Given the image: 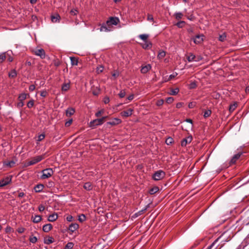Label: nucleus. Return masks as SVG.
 I'll return each mask as SVG.
<instances>
[{"label":"nucleus","instance_id":"f257e3e1","mask_svg":"<svg viewBox=\"0 0 249 249\" xmlns=\"http://www.w3.org/2000/svg\"><path fill=\"white\" fill-rule=\"evenodd\" d=\"M44 159V155L38 156L33 158L30 160L26 161L25 163V166L27 167L34 165Z\"/></svg>","mask_w":249,"mask_h":249},{"label":"nucleus","instance_id":"f03ea898","mask_svg":"<svg viewBox=\"0 0 249 249\" xmlns=\"http://www.w3.org/2000/svg\"><path fill=\"white\" fill-rule=\"evenodd\" d=\"M107 117V116H105L101 118L96 119L91 121L89 123V126L92 128H94L98 125H101L104 123Z\"/></svg>","mask_w":249,"mask_h":249},{"label":"nucleus","instance_id":"7ed1b4c3","mask_svg":"<svg viewBox=\"0 0 249 249\" xmlns=\"http://www.w3.org/2000/svg\"><path fill=\"white\" fill-rule=\"evenodd\" d=\"M42 175L41 178L42 179L48 178L51 177L53 174V171L52 168H47L42 171Z\"/></svg>","mask_w":249,"mask_h":249},{"label":"nucleus","instance_id":"20e7f679","mask_svg":"<svg viewBox=\"0 0 249 249\" xmlns=\"http://www.w3.org/2000/svg\"><path fill=\"white\" fill-rule=\"evenodd\" d=\"M165 173L162 170L156 171L153 175L152 178L155 180H160L165 177Z\"/></svg>","mask_w":249,"mask_h":249},{"label":"nucleus","instance_id":"39448f33","mask_svg":"<svg viewBox=\"0 0 249 249\" xmlns=\"http://www.w3.org/2000/svg\"><path fill=\"white\" fill-rule=\"evenodd\" d=\"M12 176H10L6 177L5 178H3L0 180V187L5 186L6 185L9 184L12 181Z\"/></svg>","mask_w":249,"mask_h":249},{"label":"nucleus","instance_id":"423d86ee","mask_svg":"<svg viewBox=\"0 0 249 249\" xmlns=\"http://www.w3.org/2000/svg\"><path fill=\"white\" fill-rule=\"evenodd\" d=\"M119 22V19L118 18L110 17L107 21V24L108 26L111 27V25H116Z\"/></svg>","mask_w":249,"mask_h":249},{"label":"nucleus","instance_id":"0eeeda50","mask_svg":"<svg viewBox=\"0 0 249 249\" xmlns=\"http://www.w3.org/2000/svg\"><path fill=\"white\" fill-rule=\"evenodd\" d=\"M34 54L37 56H39L41 58L43 59L45 57V53L43 49H37L33 51Z\"/></svg>","mask_w":249,"mask_h":249},{"label":"nucleus","instance_id":"6e6552de","mask_svg":"<svg viewBox=\"0 0 249 249\" xmlns=\"http://www.w3.org/2000/svg\"><path fill=\"white\" fill-rule=\"evenodd\" d=\"M192 137L191 136H189L185 139H183L181 143L182 146H185L187 143H190L192 141Z\"/></svg>","mask_w":249,"mask_h":249},{"label":"nucleus","instance_id":"1a4fd4ad","mask_svg":"<svg viewBox=\"0 0 249 249\" xmlns=\"http://www.w3.org/2000/svg\"><path fill=\"white\" fill-rule=\"evenodd\" d=\"M121 123V120L118 118H114L111 121L107 122V124H109L111 125H116L119 124Z\"/></svg>","mask_w":249,"mask_h":249},{"label":"nucleus","instance_id":"9d476101","mask_svg":"<svg viewBox=\"0 0 249 249\" xmlns=\"http://www.w3.org/2000/svg\"><path fill=\"white\" fill-rule=\"evenodd\" d=\"M133 111V110L132 109L129 108L126 110H124V111H122L121 113V114L122 116L125 117H127L132 115Z\"/></svg>","mask_w":249,"mask_h":249},{"label":"nucleus","instance_id":"9b49d317","mask_svg":"<svg viewBox=\"0 0 249 249\" xmlns=\"http://www.w3.org/2000/svg\"><path fill=\"white\" fill-rule=\"evenodd\" d=\"M100 31L101 32H108L111 31V27L108 26L107 24V22L106 23L103 24L100 29Z\"/></svg>","mask_w":249,"mask_h":249},{"label":"nucleus","instance_id":"f8f14e48","mask_svg":"<svg viewBox=\"0 0 249 249\" xmlns=\"http://www.w3.org/2000/svg\"><path fill=\"white\" fill-rule=\"evenodd\" d=\"M203 35H197L194 39V42L196 44L201 43L203 40Z\"/></svg>","mask_w":249,"mask_h":249},{"label":"nucleus","instance_id":"ddd939ff","mask_svg":"<svg viewBox=\"0 0 249 249\" xmlns=\"http://www.w3.org/2000/svg\"><path fill=\"white\" fill-rule=\"evenodd\" d=\"M242 155V153H238L237 154L234 155L231 160L230 163L231 164H234L236 162V160L239 159L241 155Z\"/></svg>","mask_w":249,"mask_h":249},{"label":"nucleus","instance_id":"4468645a","mask_svg":"<svg viewBox=\"0 0 249 249\" xmlns=\"http://www.w3.org/2000/svg\"><path fill=\"white\" fill-rule=\"evenodd\" d=\"M44 188V186L43 184H38L34 187V190L36 193H40L43 190Z\"/></svg>","mask_w":249,"mask_h":249},{"label":"nucleus","instance_id":"2eb2a0df","mask_svg":"<svg viewBox=\"0 0 249 249\" xmlns=\"http://www.w3.org/2000/svg\"><path fill=\"white\" fill-rule=\"evenodd\" d=\"M79 228V225L77 223H71L69 228V231L73 232Z\"/></svg>","mask_w":249,"mask_h":249},{"label":"nucleus","instance_id":"dca6fc26","mask_svg":"<svg viewBox=\"0 0 249 249\" xmlns=\"http://www.w3.org/2000/svg\"><path fill=\"white\" fill-rule=\"evenodd\" d=\"M53 228V226L51 224H47L43 226L42 230L45 232L50 231Z\"/></svg>","mask_w":249,"mask_h":249},{"label":"nucleus","instance_id":"f3484780","mask_svg":"<svg viewBox=\"0 0 249 249\" xmlns=\"http://www.w3.org/2000/svg\"><path fill=\"white\" fill-rule=\"evenodd\" d=\"M196 56L193 53H189L187 56V60L189 62L198 61V60H196Z\"/></svg>","mask_w":249,"mask_h":249},{"label":"nucleus","instance_id":"a211bd4d","mask_svg":"<svg viewBox=\"0 0 249 249\" xmlns=\"http://www.w3.org/2000/svg\"><path fill=\"white\" fill-rule=\"evenodd\" d=\"M151 68V66L150 64H148L142 67L141 69V72L142 73H146Z\"/></svg>","mask_w":249,"mask_h":249},{"label":"nucleus","instance_id":"6ab92c4d","mask_svg":"<svg viewBox=\"0 0 249 249\" xmlns=\"http://www.w3.org/2000/svg\"><path fill=\"white\" fill-rule=\"evenodd\" d=\"M27 96H28V97H30V95L29 94L21 93L19 95V96L18 97V100H19V101L23 102L24 100H25L27 98Z\"/></svg>","mask_w":249,"mask_h":249},{"label":"nucleus","instance_id":"aec40b11","mask_svg":"<svg viewBox=\"0 0 249 249\" xmlns=\"http://www.w3.org/2000/svg\"><path fill=\"white\" fill-rule=\"evenodd\" d=\"M75 112V110L73 108H69L66 111V115L68 117H70L73 115Z\"/></svg>","mask_w":249,"mask_h":249},{"label":"nucleus","instance_id":"412c9836","mask_svg":"<svg viewBox=\"0 0 249 249\" xmlns=\"http://www.w3.org/2000/svg\"><path fill=\"white\" fill-rule=\"evenodd\" d=\"M32 219L33 222L35 223H37L41 220L42 218L40 215H36L34 217L32 216Z\"/></svg>","mask_w":249,"mask_h":249},{"label":"nucleus","instance_id":"4be33fe9","mask_svg":"<svg viewBox=\"0 0 249 249\" xmlns=\"http://www.w3.org/2000/svg\"><path fill=\"white\" fill-rule=\"evenodd\" d=\"M60 19V17L58 14H56L55 15H53L51 16V20L53 22H56L57 21H59Z\"/></svg>","mask_w":249,"mask_h":249},{"label":"nucleus","instance_id":"5701e85b","mask_svg":"<svg viewBox=\"0 0 249 249\" xmlns=\"http://www.w3.org/2000/svg\"><path fill=\"white\" fill-rule=\"evenodd\" d=\"M57 215L55 213L50 214L48 217V221L50 222H53L57 219Z\"/></svg>","mask_w":249,"mask_h":249},{"label":"nucleus","instance_id":"b1692460","mask_svg":"<svg viewBox=\"0 0 249 249\" xmlns=\"http://www.w3.org/2000/svg\"><path fill=\"white\" fill-rule=\"evenodd\" d=\"M8 55L7 53H3L0 54V63H2L7 58V55Z\"/></svg>","mask_w":249,"mask_h":249},{"label":"nucleus","instance_id":"393cba45","mask_svg":"<svg viewBox=\"0 0 249 249\" xmlns=\"http://www.w3.org/2000/svg\"><path fill=\"white\" fill-rule=\"evenodd\" d=\"M84 188L87 190L90 191L92 189V184L89 182H86L84 185Z\"/></svg>","mask_w":249,"mask_h":249},{"label":"nucleus","instance_id":"a878e982","mask_svg":"<svg viewBox=\"0 0 249 249\" xmlns=\"http://www.w3.org/2000/svg\"><path fill=\"white\" fill-rule=\"evenodd\" d=\"M71 64L72 65L77 66L78 63V60L77 58L74 57H70Z\"/></svg>","mask_w":249,"mask_h":249},{"label":"nucleus","instance_id":"bb28decb","mask_svg":"<svg viewBox=\"0 0 249 249\" xmlns=\"http://www.w3.org/2000/svg\"><path fill=\"white\" fill-rule=\"evenodd\" d=\"M152 43L150 41H145V43L142 45V48L145 49H147L151 48Z\"/></svg>","mask_w":249,"mask_h":249},{"label":"nucleus","instance_id":"cd10ccee","mask_svg":"<svg viewBox=\"0 0 249 249\" xmlns=\"http://www.w3.org/2000/svg\"><path fill=\"white\" fill-rule=\"evenodd\" d=\"M70 86L69 83H64L62 86L61 89L62 91H66L70 89Z\"/></svg>","mask_w":249,"mask_h":249},{"label":"nucleus","instance_id":"c85d7f7f","mask_svg":"<svg viewBox=\"0 0 249 249\" xmlns=\"http://www.w3.org/2000/svg\"><path fill=\"white\" fill-rule=\"evenodd\" d=\"M139 38L143 40L144 42L147 41L149 35L147 34H142L139 36Z\"/></svg>","mask_w":249,"mask_h":249},{"label":"nucleus","instance_id":"c756f323","mask_svg":"<svg viewBox=\"0 0 249 249\" xmlns=\"http://www.w3.org/2000/svg\"><path fill=\"white\" fill-rule=\"evenodd\" d=\"M8 75L10 78H15L17 76V73L15 70H13L9 73Z\"/></svg>","mask_w":249,"mask_h":249},{"label":"nucleus","instance_id":"7c9ffc66","mask_svg":"<svg viewBox=\"0 0 249 249\" xmlns=\"http://www.w3.org/2000/svg\"><path fill=\"white\" fill-rule=\"evenodd\" d=\"M159 190V187H157V186H155L152 188H151L150 190H149V193L151 194V195H153L155 193H156V192H157Z\"/></svg>","mask_w":249,"mask_h":249},{"label":"nucleus","instance_id":"2f4dec72","mask_svg":"<svg viewBox=\"0 0 249 249\" xmlns=\"http://www.w3.org/2000/svg\"><path fill=\"white\" fill-rule=\"evenodd\" d=\"M165 56V52L163 51H160L158 55V58L160 59H162Z\"/></svg>","mask_w":249,"mask_h":249},{"label":"nucleus","instance_id":"473e14b6","mask_svg":"<svg viewBox=\"0 0 249 249\" xmlns=\"http://www.w3.org/2000/svg\"><path fill=\"white\" fill-rule=\"evenodd\" d=\"M183 14L180 12L176 13L174 14V16L177 20L181 19L183 17Z\"/></svg>","mask_w":249,"mask_h":249},{"label":"nucleus","instance_id":"72a5a7b5","mask_svg":"<svg viewBox=\"0 0 249 249\" xmlns=\"http://www.w3.org/2000/svg\"><path fill=\"white\" fill-rule=\"evenodd\" d=\"M179 92V89L178 88H176L174 89H171L170 90V94L173 95H177Z\"/></svg>","mask_w":249,"mask_h":249},{"label":"nucleus","instance_id":"f704fd0d","mask_svg":"<svg viewBox=\"0 0 249 249\" xmlns=\"http://www.w3.org/2000/svg\"><path fill=\"white\" fill-rule=\"evenodd\" d=\"M185 24V22L184 21H179L176 24L178 28H182Z\"/></svg>","mask_w":249,"mask_h":249},{"label":"nucleus","instance_id":"c9c22d12","mask_svg":"<svg viewBox=\"0 0 249 249\" xmlns=\"http://www.w3.org/2000/svg\"><path fill=\"white\" fill-rule=\"evenodd\" d=\"M236 107H237V104L236 103H234L232 105H231L229 107V111L230 112L233 111Z\"/></svg>","mask_w":249,"mask_h":249},{"label":"nucleus","instance_id":"e433bc0d","mask_svg":"<svg viewBox=\"0 0 249 249\" xmlns=\"http://www.w3.org/2000/svg\"><path fill=\"white\" fill-rule=\"evenodd\" d=\"M74 244L72 242H69L65 247V249H71L73 247Z\"/></svg>","mask_w":249,"mask_h":249},{"label":"nucleus","instance_id":"4c0bfd02","mask_svg":"<svg viewBox=\"0 0 249 249\" xmlns=\"http://www.w3.org/2000/svg\"><path fill=\"white\" fill-rule=\"evenodd\" d=\"M211 110L210 109H208L204 112L203 116L205 118H207L211 115Z\"/></svg>","mask_w":249,"mask_h":249},{"label":"nucleus","instance_id":"58836bf2","mask_svg":"<svg viewBox=\"0 0 249 249\" xmlns=\"http://www.w3.org/2000/svg\"><path fill=\"white\" fill-rule=\"evenodd\" d=\"M86 220V216L84 214H82L79 216L78 220L80 222H83Z\"/></svg>","mask_w":249,"mask_h":249},{"label":"nucleus","instance_id":"ea45409f","mask_svg":"<svg viewBox=\"0 0 249 249\" xmlns=\"http://www.w3.org/2000/svg\"><path fill=\"white\" fill-rule=\"evenodd\" d=\"M34 105V101L32 99L30 101H29L27 103V107L29 108H32Z\"/></svg>","mask_w":249,"mask_h":249},{"label":"nucleus","instance_id":"a19ab883","mask_svg":"<svg viewBox=\"0 0 249 249\" xmlns=\"http://www.w3.org/2000/svg\"><path fill=\"white\" fill-rule=\"evenodd\" d=\"M53 242V238L51 237H49L48 239L45 240V243L46 244H50Z\"/></svg>","mask_w":249,"mask_h":249},{"label":"nucleus","instance_id":"79ce46f5","mask_svg":"<svg viewBox=\"0 0 249 249\" xmlns=\"http://www.w3.org/2000/svg\"><path fill=\"white\" fill-rule=\"evenodd\" d=\"M15 162L13 160H11L10 161H8L7 162H5L4 164L7 166H9L10 167H13V165L15 164Z\"/></svg>","mask_w":249,"mask_h":249},{"label":"nucleus","instance_id":"37998d69","mask_svg":"<svg viewBox=\"0 0 249 249\" xmlns=\"http://www.w3.org/2000/svg\"><path fill=\"white\" fill-rule=\"evenodd\" d=\"M226 38V36L225 33L221 35H220L219 36V40L221 41H224Z\"/></svg>","mask_w":249,"mask_h":249},{"label":"nucleus","instance_id":"c03bdc74","mask_svg":"<svg viewBox=\"0 0 249 249\" xmlns=\"http://www.w3.org/2000/svg\"><path fill=\"white\" fill-rule=\"evenodd\" d=\"M173 142V140L171 137L168 138L166 140V141H165V142L167 145H169V144L172 143Z\"/></svg>","mask_w":249,"mask_h":249},{"label":"nucleus","instance_id":"a18cd8bd","mask_svg":"<svg viewBox=\"0 0 249 249\" xmlns=\"http://www.w3.org/2000/svg\"><path fill=\"white\" fill-rule=\"evenodd\" d=\"M30 242L32 243L36 242L37 239L36 236L30 237L29 238Z\"/></svg>","mask_w":249,"mask_h":249},{"label":"nucleus","instance_id":"49530a36","mask_svg":"<svg viewBox=\"0 0 249 249\" xmlns=\"http://www.w3.org/2000/svg\"><path fill=\"white\" fill-rule=\"evenodd\" d=\"M164 103V100L163 99H160L157 101L156 105L157 106H161L163 105Z\"/></svg>","mask_w":249,"mask_h":249},{"label":"nucleus","instance_id":"de8ad7c7","mask_svg":"<svg viewBox=\"0 0 249 249\" xmlns=\"http://www.w3.org/2000/svg\"><path fill=\"white\" fill-rule=\"evenodd\" d=\"M125 95V92L124 90H122L119 93V96L120 98H124Z\"/></svg>","mask_w":249,"mask_h":249},{"label":"nucleus","instance_id":"09e8293b","mask_svg":"<svg viewBox=\"0 0 249 249\" xmlns=\"http://www.w3.org/2000/svg\"><path fill=\"white\" fill-rule=\"evenodd\" d=\"M173 101H174V98L172 97H168L166 99V102L168 104H171L173 102Z\"/></svg>","mask_w":249,"mask_h":249},{"label":"nucleus","instance_id":"8fccbe9b","mask_svg":"<svg viewBox=\"0 0 249 249\" xmlns=\"http://www.w3.org/2000/svg\"><path fill=\"white\" fill-rule=\"evenodd\" d=\"M24 102L22 101H19L18 103H17V107L18 108L22 107L24 106Z\"/></svg>","mask_w":249,"mask_h":249},{"label":"nucleus","instance_id":"3c124183","mask_svg":"<svg viewBox=\"0 0 249 249\" xmlns=\"http://www.w3.org/2000/svg\"><path fill=\"white\" fill-rule=\"evenodd\" d=\"M196 105V102H190L188 105V107L190 108H192L195 107Z\"/></svg>","mask_w":249,"mask_h":249},{"label":"nucleus","instance_id":"603ef678","mask_svg":"<svg viewBox=\"0 0 249 249\" xmlns=\"http://www.w3.org/2000/svg\"><path fill=\"white\" fill-rule=\"evenodd\" d=\"M45 138V134H41L39 135L38 137V141H41L42 140H43Z\"/></svg>","mask_w":249,"mask_h":249},{"label":"nucleus","instance_id":"864d4df0","mask_svg":"<svg viewBox=\"0 0 249 249\" xmlns=\"http://www.w3.org/2000/svg\"><path fill=\"white\" fill-rule=\"evenodd\" d=\"M104 70V67L102 66H100L97 68V71L98 72H101Z\"/></svg>","mask_w":249,"mask_h":249},{"label":"nucleus","instance_id":"5fc2aeb1","mask_svg":"<svg viewBox=\"0 0 249 249\" xmlns=\"http://www.w3.org/2000/svg\"><path fill=\"white\" fill-rule=\"evenodd\" d=\"M25 231V229L23 228H22V227H20V228H18V229H17V231L18 233H23Z\"/></svg>","mask_w":249,"mask_h":249},{"label":"nucleus","instance_id":"6e6d98bb","mask_svg":"<svg viewBox=\"0 0 249 249\" xmlns=\"http://www.w3.org/2000/svg\"><path fill=\"white\" fill-rule=\"evenodd\" d=\"M72 122V119L69 120L68 121H67L65 123V126L67 127L69 126L71 124Z\"/></svg>","mask_w":249,"mask_h":249},{"label":"nucleus","instance_id":"4d7b16f0","mask_svg":"<svg viewBox=\"0 0 249 249\" xmlns=\"http://www.w3.org/2000/svg\"><path fill=\"white\" fill-rule=\"evenodd\" d=\"M47 95V92L46 90L41 91L40 95L43 97H45Z\"/></svg>","mask_w":249,"mask_h":249},{"label":"nucleus","instance_id":"13d9d810","mask_svg":"<svg viewBox=\"0 0 249 249\" xmlns=\"http://www.w3.org/2000/svg\"><path fill=\"white\" fill-rule=\"evenodd\" d=\"M104 112V110H101L99 111H98L95 114V116L97 117H100L101 114L103 113Z\"/></svg>","mask_w":249,"mask_h":249},{"label":"nucleus","instance_id":"bf43d9fd","mask_svg":"<svg viewBox=\"0 0 249 249\" xmlns=\"http://www.w3.org/2000/svg\"><path fill=\"white\" fill-rule=\"evenodd\" d=\"M70 13L72 15L75 16L77 15V11L76 9H72Z\"/></svg>","mask_w":249,"mask_h":249},{"label":"nucleus","instance_id":"052dcab7","mask_svg":"<svg viewBox=\"0 0 249 249\" xmlns=\"http://www.w3.org/2000/svg\"><path fill=\"white\" fill-rule=\"evenodd\" d=\"M36 87H35V86L34 85H31L29 86V90L30 91H33L35 90Z\"/></svg>","mask_w":249,"mask_h":249},{"label":"nucleus","instance_id":"680f3d73","mask_svg":"<svg viewBox=\"0 0 249 249\" xmlns=\"http://www.w3.org/2000/svg\"><path fill=\"white\" fill-rule=\"evenodd\" d=\"M104 102L105 104H107L109 102V97L106 96L104 99Z\"/></svg>","mask_w":249,"mask_h":249},{"label":"nucleus","instance_id":"e2e57ef3","mask_svg":"<svg viewBox=\"0 0 249 249\" xmlns=\"http://www.w3.org/2000/svg\"><path fill=\"white\" fill-rule=\"evenodd\" d=\"M45 209V207L43 205H40L38 207V210L40 211V212H42Z\"/></svg>","mask_w":249,"mask_h":249},{"label":"nucleus","instance_id":"0e129e2a","mask_svg":"<svg viewBox=\"0 0 249 249\" xmlns=\"http://www.w3.org/2000/svg\"><path fill=\"white\" fill-rule=\"evenodd\" d=\"M72 219H73V217L71 215H68L66 217L67 220L69 222L71 221L72 220Z\"/></svg>","mask_w":249,"mask_h":249},{"label":"nucleus","instance_id":"69168bd1","mask_svg":"<svg viewBox=\"0 0 249 249\" xmlns=\"http://www.w3.org/2000/svg\"><path fill=\"white\" fill-rule=\"evenodd\" d=\"M147 20L149 21H153V17L151 15H148L147 16Z\"/></svg>","mask_w":249,"mask_h":249},{"label":"nucleus","instance_id":"338daca9","mask_svg":"<svg viewBox=\"0 0 249 249\" xmlns=\"http://www.w3.org/2000/svg\"><path fill=\"white\" fill-rule=\"evenodd\" d=\"M183 105V103L182 102H179L177 104L176 107L178 108H180L181 107H182Z\"/></svg>","mask_w":249,"mask_h":249},{"label":"nucleus","instance_id":"774afa93","mask_svg":"<svg viewBox=\"0 0 249 249\" xmlns=\"http://www.w3.org/2000/svg\"><path fill=\"white\" fill-rule=\"evenodd\" d=\"M99 89H97V90H93L92 91V94L94 95H98L99 94Z\"/></svg>","mask_w":249,"mask_h":249}]
</instances>
